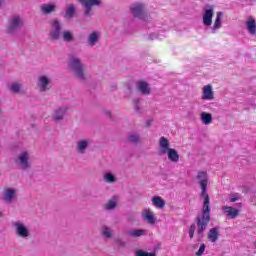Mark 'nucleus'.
<instances>
[{"label": "nucleus", "mask_w": 256, "mask_h": 256, "mask_svg": "<svg viewBox=\"0 0 256 256\" xmlns=\"http://www.w3.org/2000/svg\"><path fill=\"white\" fill-rule=\"evenodd\" d=\"M67 111H69V108L67 106H60L56 108L52 113V121H54V123H59V121H63V117L67 115Z\"/></svg>", "instance_id": "12"}, {"label": "nucleus", "mask_w": 256, "mask_h": 256, "mask_svg": "<svg viewBox=\"0 0 256 256\" xmlns=\"http://www.w3.org/2000/svg\"><path fill=\"white\" fill-rule=\"evenodd\" d=\"M101 38V34L98 31H93L87 37V45L88 47H95L99 43V39Z\"/></svg>", "instance_id": "19"}, {"label": "nucleus", "mask_w": 256, "mask_h": 256, "mask_svg": "<svg viewBox=\"0 0 256 256\" xmlns=\"http://www.w3.org/2000/svg\"><path fill=\"white\" fill-rule=\"evenodd\" d=\"M37 87L41 93L51 89V78L49 76L40 75L37 81Z\"/></svg>", "instance_id": "11"}, {"label": "nucleus", "mask_w": 256, "mask_h": 256, "mask_svg": "<svg viewBox=\"0 0 256 256\" xmlns=\"http://www.w3.org/2000/svg\"><path fill=\"white\" fill-rule=\"evenodd\" d=\"M246 29L248 33L251 34L252 36L256 35V22L253 19V17H248L246 21Z\"/></svg>", "instance_id": "25"}, {"label": "nucleus", "mask_w": 256, "mask_h": 256, "mask_svg": "<svg viewBox=\"0 0 256 256\" xmlns=\"http://www.w3.org/2000/svg\"><path fill=\"white\" fill-rule=\"evenodd\" d=\"M0 201L6 205H13V203H17V188L4 187L0 194Z\"/></svg>", "instance_id": "7"}, {"label": "nucleus", "mask_w": 256, "mask_h": 256, "mask_svg": "<svg viewBox=\"0 0 256 256\" xmlns=\"http://www.w3.org/2000/svg\"><path fill=\"white\" fill-rule=\"evenodd\" d=\"M134 109L136 113H141V100L140 99H134L133 101Z\"/></svg>", "instance_id": "35"}, {"label": "nucleus", "mask_w": 256, "mask_h": 256, "mask_svg": "<svg viewBox=\"0 0 256 256\" xmlns=\"http://www.w3.org/2000/svg\"><path fill=\"white\" fill-rule=\"evenodd\" d=\"M201 99L203 101H213L215 99V92H213V86L211 84L203 86Z\"/></svg>", "instance_id": "14"}, {"label": "nucleus", "mask_w": 256, "mask_h": 256, "mask_svg": "<svg viewBox=\"0 0 256 256\" xmlns=\"http://www.w3.org/2000/svg\"><path fill=\"white\" fill-rule=\"evenodd\" d=\"M195 229H197V226H195V224H192L190 226V229H189V232H188V235H189L190 239H193V237L195 235Z\"/></svg>", "instance_id": "38"}, {"label": "nucleus", "mask_w": 256, "mask_h": 256, "mask_svg": "<svg viewBox=\"0 0 256 256\" xmlns=\"http://www.w3.org/2000/svg\"><path fill=\"white\" fill-rule=\"evenodd\" d=\"M152 205L156 207V209H163L165 207V200L161 196H154L152 198Z\"/></svg>", "instance_id": "29"}, {"label": "nucleus", "mask_w": 256, "mask_h": 256, "mask_svg": "<svg viewBox=\"0 0 256 256\" xmlns=\"http://www.w3.org/2000/svg\"><path fill=\"white\" fill-rule=\"evenodd\" d=\"M61 31H63V23L61 20L54 18L50 21L49 37L51 41H59L61 39Z\"/></svg>", "instance_id": "8"}, {"label": "nucleus", "mask_w": 256, "mask_h": 256, "mask_svg": "<svg viewBox=\"0 0 256 256\" xmlns=\"http://www.w3.org/2000/svg\"><path fill=\"white\" fill-rule=\"evenodd\" d=\"M63 41L65 43H73L75 41V37L73 36V32L70 30H64L61 34Z\"/></svg>", "instance_id": "30"}, {"label": "nucleus", "mask_w": 256, "mask_h": 256, "mask_svg": "<svg viewBox=\"0 0 256 256\" xmlns=\"http://www.w3.org/2000/svg\"><path fill=\"white\" fill-rule=\"evenodd\" d=\"M208 241L210 243H217L219 241V228L214 227L208 231Z\"/></svg>", "instance_id": "24"}, {"label": "nucleus", "mask_w": 256, "mask_h": 256, "mask_svg": "<svg viewBox=\"0 0 256 256\" xmlns=\"http://www.w3.org/2000/svg\"><path fill=\"white\" fill-rule=\"evenodd\" d=\"M3 107V102L0 100V114L3 113V110L1 109Z\"/></svg>", "instance_id": "41"}, {"label": "nucleus", "mask_w": 256, "mask_h": 256, "mask_svg": "<svg viewBox=\"0 0 256 256\" xmlns=\"http://www.w3.org/2000/svg\"><path fill=\"white\" fill-rule=\"evenodd\" d=\"M100 235L104 237V239H112L113 238V229L111 227L104 225L100 229Z\"/></svg>", "instance_id": "26"}, {"label": "nucleus", "mask_w": 256, "mask_h": 256, "mask_svg": "<svg viewBox=\"0 0 256 256\" xmlns=\"http://www.w3.org/2000/svg\"><path fill=\"white\" fill-rule=\"evenodd\" d=\"M5 5V0H0V7H3Z\"/></svg>", "instance_id": "42"}, {"label": "nucleus", "mask_w": 256, "mask_h": 256, "mask_svg": "<svg viewBox=\"0 0 256 256\" xmlns=\"http://www.w3.org/2000/svg\"><path fill=\"white\" fill-rule=\"evenodd\" d=\"M12 227H14V233L18 239H24L27 241L31 237V230L25 222L17 220L12 222Z\"/></svg>", "instance_id": "6"}, {"label": "nucleus", "mask_w": 256, "mask_h": 256, "mask_svg": "<svg viewBox=\"0 0 256 256\" xmlns=\"http://www.w3.org/2000/svg\"><path fill=\"white\" fill-rule=\"evenodd\" d=\"M127 140L129 143L137 144L141 141V138L139 137V134L131 133L128 135Z\"/></svg>", "instance_id": "32"}, {"label": "nucleus", "mask_w": 256, "mask_h": 256, "mask_svg": "<svg viewBox=\"0 0 256 256\" xmlns=\"http://www.w3.org/2000/svg\"><path fill=\"white\" fill-rule=\"evenodd\" d=\"M1 217H3V212L0 211V219H1Z\"/></svg>", "instance_id": "44"}, {"label": "nucleus", "mask_w": 256, "mask_h": 256, "mask_svg": "<svg viewBox=\"0 0 256 256\" xmlns=\"http://www.w3.org/2000/svg\"><path fill=\"white\" fill-rule=\"evenodd\" d=\"M115 243L118 247H126L127 246V243L121 238H117L115 240Z\"/></svg>", "instance_id": "39"}, {"label": "nucleus", "mask_w": 256, "mask_h": 256, "mask_svg": "<svg viewBox=\"0 0 256 256\" xmlns=\"http://www.w3.org/2000/svg\"><path fill=\"white\" fill-rule=\"evenodd\" d=\"M135 256H157V254L139 249L135 251Z\"/></svg>", "instance_id": "33"}, {"label": "nucleus", "mask_w": 256, "mask_h": 256, "mask_svg": "<svg viewBox=\"0 0 256 256\" xmlns=\"http://www.w3.org/2000/svg\"><path fill=\"white\" fill-rule=\"evenodd\" d=\"M55 11H57V4L53 2L40 5L41 15H51V13H55Z\"/></svg>", "instance_id": "16"}, {"label": "nucleus", "mask_w": 256, "mask_h": 256, "mask_svg": "<svg viewBox=\"0 0 256 256\" xmlns=\"http://www.w3.org/2000/svg\"><path fill=\"white\" fill-rule=\"evenodd\" d=\"M82 7H99L101 0H78Z\"/></svg>", "instance_id": "28"}, {"label": "nucleus", "mask_w": 256, "mask_h": 256, "mask_svg": "<svg viewBox=\"0 0 256 256\" xmlns=\"http://www.w3.org/2000/svg\"><path fill=\"white\" fill-rule=\"evenodd\" d=\"M200 119L203 125H211L213 123V115L211 113L201 112Z\"/></svg>", "instance_id": "27"}, {"label": "nucleus", "mask_w": 256, "mask_h": 256, "mask_svg": "<svg viewBox=\"0 0 256 256\" xmlns=\"http://www.w3.org/2000/svg\"><path fill=\"white\" fill-rule=\"evenodd\" d=\"M221 27H223V12L219 11L216 13V17L213 26L210 27V31L212 34H215L218 29H221Z\"/></svg>", "instance_id": "17"}, {"label": "nucleus", "mask_w": 256, "mask_h": 256, "mask_svg": "<svg viewBox=\"0 0 256 256\" xmlns=\"http://www.w3.org/2000/svg\"><path fill=\"white\" fill-rule=\"evenodd\" d=\"M136 91L141 95H151V85L145 81H138L136 83Z\"/></svg>", "instance_id": "18"}, {"label": "nucleus", "mask_w": 256, "mask_h": 256, "mask_svg": "<svg viewBox=\"0 0 256 256\" xmlns=\"http://www.w3.org/2000/svg\"><path fill=\"white\" fill-rule=\"evenodd\" d=\"M141 217L143 221H146L149 225H155L157 223V218L155 217V213L152 212L149 208H144L141 212Z\"/></svg>", "instance_id": "13"}, {"label": "nucleus", "mask_w": 256, "mask_h": 256, "mask_svg": "<svg viewBox=\"0 0 256 256\" xmlns=\"http://www.w3.org/2000/svg\"><path fill=\"white\" fill-rule=\"evenodd\" d=\"M77 15V8L74 4H67L64 19H73Z\"/></svg>", "instance_id": "23"}, {"label": "nucleus", "mask_w": 256, "mask_h": 256, "mask_svg": "<svg viewBox=\"0 0 256 256\" xmlns=\"http://www.w3.org/2000/svg\"><path fill=\"white\" fill-rule=\"evenodd\" d=\"M25 25V18L23 16L14 14L8 19V25L6 28L7 33L15 35L17 31H21Z\"/></svg>", "instance_id": "5"}, {"label": "nucleus", "mask_w": 256, "mask_h": 256, "mask_svg": "<svg viewBox=\"0 0 256 256\" xmlns=\"http://www.w3.org/2000/svg\"><path fill=\"white\" fill-rule=\"evenodd\" d=\"M9 89L12 93H19L21 91V85L17 82L10 84Z\"/></svg>", "instance_id": "34"}, {"label": "nucleus", "mask_w": 256, "mask_h": 256, "mask_svg": "<svg viewBox=\"0 0 256 256\" xmlns=\"http://www.w3.org/2000/svg\"><path fill=\"white\" fill-rule=\"evenodd\" d=\"M91 144V139H82L76 142V153L79 155H85L87 153V149H89V145Z\"/></svg>", "instance_id": "15"}, {"label": "nucleus", "mask_w": 256, "mask_h": 256, "mask_svg": "<svg viewBox=\"0 0 256 256\" xmlns=\"http://www.w3.org/2000/svg\"><path fill=\"white\" fill-rule=\"evenodd\" d=\"M150 39H155V35H150Z\"/></svg>", "instance_id": "43"}, {"label": "nucleus", "mask_w": 256, "mask_h": 256, "mask_svg": "<svg viewBox=\"0 0 256 256\" xmlns=\"http://www.w3.org/2000/svg\"><path fill=\"white\" fill-rule=\"evenodd\" d=\"M205 249H207V246L205 244H201L198 251L195 253L196 256H201L203 253H205Z\"/></svg>", "instance_id": "37"}, {"label": "nucleus", "mask_w": 256, "mask_h": 256, "mask_svg": "<svg viewBox=\"0 0 256 256\" xmlns=\"http://www.w3.org/2000/svg\"><path fill=\"white\" fill-rule=\"evenodd\" d=\"M84 15L85 17L93 16V6H84Z\"/></svg>", "instance_id": "36"}, {"label": "nucleus", "mask_w": 256, "mask_h": 256, "mask_svg": "<svg viewBox=\"0 0 256 256\" xmlns=\"http://www.w3.org/2000/svg\"><path fill=\"white\" fill-rule=\"evenodd\" d=\"M158 155L160 157L167 155V158L171 163H179V152L171 148V142H169V139L164 136L160 137L159 139Z\"/></svg>", "instance_id": "3"}, {"label": "nucleus", "mask_w": 256, "mask_h": 256, "mask_svg": "<svg viewBox=\"0 0 256 256\" xmlns=\"http://www.w3.org/2000/svg\"><path fill=\"white\" fill-rule=\"evenodd\" d=\"M117 203H119V196L114 195L104 205V209L106 211H113L114 209H117Z\"/></svg>", "instance_id": "21"}, {"label": "nucleus", "mask_w": 256, "mask_h": 256, "mask_svg": "<svg viewBox=\"0 0 256 256\" xmlns=\"http://www.w3.org/2000/svg\"><path fill=\"white\" fill-rule=\"evenodd\" d=\"M103 181L105 183H117V177L111 172H106L103 174Z\"/></svg>", "instance_id": "31"}, {"label": "nucleus", "mask_w": 256, "mask_h": 256, "mask_svg": "<svg viewBox=\"0 0 256 256\" xmlns=\"http://www.w3.org/2000/svg\"><path fill=\"white\" fill-rule=\"evenodd\" d=\"M235 201H239V196L237 194H234L230 198L231 203H235Z\"/></svg>", "instance_id": "40"}, {"label": "nucleus", "mask_w": 256, "mask_h": 256, "mask_svg": "<svg viewBox=\"0 0 256 256\" xmlns=\"http://www.w3.org/2000/svg\"><path fill=\"white\" fill-rule=\"evenodd\" d=\"M215 15V6L206 5L202 9V23L204 27H211L213 25V16Z\"/></svg>", "instance_id": "9"}, {"label": "nucleus", "mask_w": 256, "mask_h": 256, "mask_svg": "<svg viewBox=\"0 0 256 256\" xmlns=\"http://www.w3.org/2000/svg\"><path fill=\"white\" fill-rule=\"evenodd\" d=\"M68 67L75 79L78 81H87V65L81 61V58L76 55H70Z\"/></svg>", "instance_id": "2"}, {"label": "nucleus", "mask_w": 256, "mask_h": 256, "mask_svg": "<svg viewBox=\"0 0 256 256\" xmlns=\"http://www.w3.org/2000/svg\"><path fill=\"white\" fill-rule=\"evenodd\" d=\"M222 211L229 219H235L239 216V210L231 206H222Z\"/></svg>", "instance_id": "20"}, {"label": "nucleus", "mask_w": 256, "mask_h": 256, "mask_svg": "<svg viewBox=\"0 0 256 256\" xmlns=\"http://www.w3.org/2000/svg\"><path fill=\"white\" fill-rule=\"evenodd\" d=\"M126 233H127V235H129V237H132V239H137L139 237H145V235H147V230H145V229H130Z\"/></svg>", "instance_id": "22"}, {"label": "nucleus", "mask_w": 256, "mask_h": 256, "mask_svg": "<svg viewBox=\"0 0 256 256\" xmlns=\"http://www.w3.org/2000/svg\"><path fill=\"white\" fill-rule=\"evenodd\" d=\"M130 13L133 17H137L142 21H147V19H149V15H147V12L145 11V6L140 2H136L130 6Z\"/></svg>", "instance_id": "10"}, {"label": "nucleus", "mask_w": 256, "mask_h": 256, "mask_svg": "<svg viewBox=\"0 0 256 256\" xmlns=\"http://www.w3.org/2000/svg\"><path fill=\"white\" fill-rule=\"evenodd\" d=\"M197 179L199 181V185L202 189L201 197L204 199L202 206V216L197 218V227H198V235L200 237L203 236L209 222L211 221V206L209 200V194H207V183L209 181V176L206 171L198 172Z\"/></svg>", "instance_id": "1"}, {"label": "nucleus", "mask_w": 256, "mask_h": 256, "mask_svg": "<svg viewBox=\"0 0 256 256\" xmlns=\"http://www.w3.org/2000/svg\"><path fill=\"white\" fill-rule=\"evenodd\" d=\"M14 163L20 171H29L31 169V151H20L14 158Z\"/></svg>", "instance_id": "4"}]
</instances>
